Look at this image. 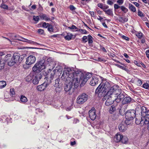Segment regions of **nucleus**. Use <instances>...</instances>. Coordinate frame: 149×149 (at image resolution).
<instances>
[{
	"instance_id": "1",
	"label": "nucleus",
	"mask_w": 149,
	"mask_h": 149,
	"mask_svg": "<svg viewBox=\"0 0 149 149\" xmlns=\"http://www.w3.org/2000/svg\"><path fill=\"white\" fill-rule=\"evenodd\" d=\"M74 68L70 67L65 68L64 69L63 73L61 76L62 79L64 80L65 79V85L64 87L65 91L66 92L73 91L74 88H77L75 86L76 79L74 78Z\"/></svg>"
},
{
	"instance_id": "2",
	"label": "nucleus",
	"mask_w": 149,
	"mask_h": 149,
	"mask_svg": "<svg viewBox=\"0 0 149 149\" xmlns=\"http://www.w3.org/2000/svg\"><path fill=\"white\" fill-rule=\"evenodd\" d=\"M74 78L76 79L75 84L76 87L80 83L81 86H83L86 83L88 79L92 76L91 74L88 73L84 75L81 71L74 69Z\"/></svg>"
},
{
	"instance_id": "3",
	"label": "nucleus",
	"mask_w": 149,
	"mask_h": 149,
	"mask_svg": "<svg viewBox=\"0 0 149 149\" xmlns=\"http://www.w3.org/2000/svg\"><path fill=\"white\" fill-rule=\"evenodd\" d=\"M121 91L120 89H115L113 87H112L107 93L104 99L107 98V96L111 95L112 97H113L114 99H115V101L118 103L124 97V95L121 93Z\"/></svg>"
},
{
	"instance_id": "4",
	"label": "nucleus",
	"mask_w": 149,
	"mask_h": 149,
	"mask_svg": "<svg viewBox=\"0 0 149 149\" xmlns=\"http://www.w3.org/2000/svg\"><path fill=\"white\" fill-rule=\"evenodd\" d=\"M23 59L22 57L20 58L19 53H15L12 56L10 54L6 55L5 56L4 61L8 63V66H12L19 62H20Z\"/></svg>"
},
{
	"instance_id": "5",
	"label": "nucleus",
	"mask_w": 149,
	"mask_h": 149,
	"mask_svg": "<svg viewBox=\"0 0 149 149\" xmlns=\"http://www.w3.org/2000/svg\"><path fill=\"white\" fill-rule=\"evenodd\" d=\"M50 60V59H48L45 62L44 60H42L38 62L33 67V70L36 73L40 72L42 70L50 65L49 63L48 64L47 63Z\"/></svg>"
},
{
	"instance_id": "6",
	"label": "nucleus",
	"mask_w": 149,
	"mask_h": 149,
	"mask_svg": "<svg viewBox=\"0 0 149 149\" xmlns=\"http://www.w3.org/2000/svg\"><path fill=\"white\" fill-rule=\"evenodd\" d=\"M88 96L85 93H83L79 96L77 99V102L79 104H82L88 100Z\"/></svg>"
},
{
	"instance_id": "7",
	"label": "nucleus",
	"mask_w": 149,
	"mask_h": 149,
	"mask_svg": "<svg viewBox=\"0 0 149 149\" xmlns=\"http://www.w3.org/2000/svg\"><path fill=\"white\" fill-rule=\"evenodd\" d=\"M135 123L137 125H140L141 126H143L144 124H148V121H145L141 116H136Z\"/></svg>"
},
{
	"instance_id": "8",
	"label": "nucleus",
	"mask_w": 149,
	"mask_h": 149,
	"mask_svg": "<svg viewBox=\"0 0 149 149\" xmlns=\"http://www.w3.org/2000/svg\"><path fill=\"white\" fill-rule=\"evenodd\" d=\"M105 96L106 95L104 96L102 100L103 101L106 100L105 102V104L106 106H109L112 104L114 101H115V99H114L113 97H112L111 95L107 96V98H105V99L104 98Z\"/></svg>"
},
{
	"instance_id": "9",
	"label": "nucleus",
	"mask_w": 149,
	"mask_h": 149,
	"mask_svg": "<svg viewBox=\"0 0 149 149\" xmlns=\"http://www.w3.org/2000/svg\"><path fill=\"white\" fill-rule=\"evenodd\" d=\"M136 116L134 110L127 111L125 113V117L126 119L132 120Z\"/></svg>"
},
{
	"instance_id": "10",
	"label": "nucleus",
	"mask_w": 149,
	"mask_h": 149,
	"mask_svg": "<svg viewBox=\"0 0 149 149\" xmlns=\"http://www.w3.org/2000/svg\"><path fill=\"white\" fill-rule=\"evenodd\" d=\"M145 108L144 106L140 105H137L135 111V113H136V115L137 116H141L143 111H145Z\"/></svg>"
},
{
	"instance_id": "11",
	"label": "nucleus",
	"mask_w": 149,
	"mask_h": 149,
	"mask_svg": "<svg viewBox=\"0 0 149 149\" xmlns=\"http://www.w3.org/2000/svg\"><path fill=\"white\" fill-rule=\"evenodd\" d=\"M99 77L97 76L93 77L90 82V84L92 86H95L99 84L100 82L99 80Z\"/></svg>"
},
{
	"instance_id": "12",
	"label": "nucleus",
	"mask_w": 149,
	"mask_h": 149,
	"mask_svg": "<svg viewBox=\"0 0 149 149\" xmlns=\"http://www.w3.org/2000/svg\"><path fill=\"white\" fill-rule=\"evenodd\" d=\"M26 64L27 65H31L35 62L36 61V57L33 55H31L28 57L26 59Z\"/></svg>"
},
{
	"instance_id": "13",
	"label": "nucleus",
	"mask_w": 149,
	"mask_h": 149,
	"mask_svg": "<svg viewBox=\"0 0 149 149\" xmlns=\"http://www.w3.org/2000/svg\"><path fill=\"white\" fill-rule=\"evenodd\" d=\"M141 116L145 121H148V124H149V110H148L146 108H145V111H143V112L142 115H141Z\"/></svg>"
},
{
	"instance_id": "14",
	"label": "nucleus",
	"mask_w": 149,
	"mask_h": 149,
	"mask_svg": "<svg viewBox=\"0 0 149 149\" xmlns=\"http://www.w3.org/2000/svg\"><path fill=\"white\" fill-rule=\"evenodd\" d=\"M102 88L101 91L104 92L105 93L109 91L108 89L110 88L111 85L109 83L107 82L106 81L104 84H103Z\"/></svg>"
},
{
	"instance_id": "15",
	"label": "nucleus",
	"mask_w": 149,
	"mask_h": 149,
	"mask_svg": "<svg viewBox=\"0 0 149 149\" xmlns=\"http://www.w3.org/2000/svg\"><path fill=\"white\" fill-rule=\"evenodd\" d=\"M89 116L91 119L93 120L95 119L96 117L95 111L94 108H92L89 111Z\"/></svg>"
},
{
	"instance_id": "16",
	"label": "nucleus",
	"mask_w": 149,
	"mask_h": 149,
	"mask_svg": "<svg viewBox=\"0 0 149 149\" xmlns=\"http://www.w3.org/2000/svg\"><path fill=\"white\" fill-rule=\"evenodd\" d=\"M16 40H19L22 41L24 42H26L29 44H37L38 45H40V44L39 43H38L37 42H36L33 41L31 40H29L26 39L24 38L23 37H21L20 36V37H19V38H16Z\"/></svg>"
},
{
	"instance_id": "17",
	"label": "nucleus",
	"mask_w": 149,
	"mask_h": 149,
	"mask_svg": "<svg viewBox=\"0 0 149 149\" xmlns=\"http://www.w3.org/2000/svg\"><path fill=\"white\" fill-rule=\"evenodd\" d=\"M48 84V82L46 83L45 82L42 84L38 86L37 87V89L38 90L40 91H43L46 88Z\"/></svg>"
},
{
	"instance_id": "18",
	"label": "nucleus",
	"mask_w": 149,
	"mask_h": 149,
	"mask_svg": "<svg viewBox=\"0 0 149 149\" xmlns=\"http://www.w3.org/2000/svg\"><path fill=\"white\" fill-rule=\"evenodd\" d=\"M41 78V75L39 74L36 75L33 79V83L34 84H37Z\"/></svg>"
},
{
	"instance_id": "19",
	"label": "nucleus",
	"mask_w": 149,
	"mask_h": 149,
	"mask_svg": "<svg viewBox=\"0 0 149 149\" xmlns=\"http://www.w3.org/2000/svg\"><path fill=\"white\" fill-rule=\"evenodd\" d=\"M56 77V74H55V70H53L51 73L50 74V79L49 78H48V80H47V81H49L47 82H48V84H49L52 82V80L54 78V77Z\"/></svg>"
},
{
	"instance_id": "20",
	"label": "nucleus",
	"mask_w": 149,
	"mask_h": 149,
	"mask_svg": "<svg viewBox=\"0 0 149 149\" xmlns=\"http://www.w3.org/2000/svg\"><path fill=\"white\" fill-rule=\"evenodd\" d=\"M123 136L120 134L117 133L114 137V140L116 142H118L121 141Z\"/></svg>"
},
{
	"instance_id": "21",
	"label": "nucleus",
	"mask_w": 149,
	"mask_h": 149,
	"mask_svg": "<svg viewBox=\"0 0 149 149\" xmlns=\"http://www.w3.org/2000/svg\"><path fill=\"white\" fill-rule=\"evenodd\" d=\"M132 98L130 97H126L124 98L122 101L123 104L130 103L132 101Z\"/></svg>"
},
{
	"instance_id": "22",
	"label": "nucleus",
	"mask_w": 149,
	"mask_h": 149,
	"mask_svg": "<svg viewBox=\"0 0 149 149\" xmlns=\"http://www.w3.org/2000/svg\"><path fill=\"white\" fill-rule=\"evenodd\" d=\"M125 125V124H121L119 125L118 128L120 131L123 132L126 130L127 127Z\"/></svg>"
},
{
	"instance_id": "23",
	"label": "nucleus",
	"mask_w": 149,
	"mask_h": 149,
	"mask_svg": "<svg viewBox=\"0 0 149 149\" xmlns=\"http://www.w3.org/2000/svg\"><path fill=\"white\" fill-rule=\"evenodd\" d=\"M40 17L42 20H44L46 21L50 20V18L49 17H48L46 14H43L40 16Z\"/></svg>"
},
{
	"instance_id": "24",
	"label": "nucleus",
	"mask_w": 149,
	"mask_h": 149,
	"mask_svg": "<svg viewBox=\"0 0 149 149\" xmlns=\"http://www.w3.org/2000/svg\"><path fill=\"white\" fill-rule=\"evenodd\" d=\"M105 13L108 15H113V12L112 10L111 9H108L107 10H104Z\"/></svg>"
},
{
	"instance_id": "25",
	"label": "nucleus",
	"mask_w": 149,
	"mask_h": 149,
	"mask_svg": "<svg viewBox=\"0 0 149 149\" xmlns=\"http://www.w3.org/2000/svg\"><path fill=\"white\" fill-rule=\"evenodd\" d=\"M6 85V82L4 81H0V89H2Z\"/></svg>"
},
{
	"instance_id": "26",
	"label": "nucleus",
	"mask_w": 149,
	"mask_h": 149,
	"mask_svg": "<svg viewBox=\"0 0 149 149\" xmlns=\"http://www.w3.org/2000/svg\"><path fill=\"white\" fill-rule=\"evenodd\" d=\"M129 5V8L130 10L133 12L136 11V8L134 6L130 3Z\"/></svg>"
},
{
	"instance_id": "27",
	"label": "nucleus",
	"mask_w": 149,
	"mask_h": 149,
	"mask_svg": "<svg viewBox=\"0 0 149 149\" xmlns=\"http://www.w3.org/2000/svg\"><path fill=\"white\" fill-rule=\"evenodd\" d=\"M103 86V84L102 83H100L99 86H98V87L96 89L95 93H98L99 92H100V90L102 89V86Z\"/></svg>"
},
{
	"instance_id": "28",
	"label": "nucleus",
	"mask_w": 149,
	"mask_h": 149,
	"mask_svg": "<svg viewBox=\"0 0 149 149\" xmlns=\"http://www.w3.org/2000/svg\"><path fill=\"white\" fill-rule=\"evenodd\" d=\"M20 101L22 102H26L28 101L27 98L24 95H22L20 98Z\"/></svg>"
},
{
	"instance_id": "29",
	"label": "nucleus",
	"mask_w": 149,
	"mask_h": 149,
	"mask_svg": "<svg viewBox=\"0 0 149 149\" xmlns=\"http://www.w3.org/2000/svg\"><path fill=\"white\" fill-rule=\"evenodd\" d=\"M73 35L72 34L68 33L67 34V36L65 37V40H69L71 39Z\"/></svg>"
},
{
	"instance_id": "30",
	"label": "nucleus",
	"mask_w": 149,
	"mask_h": 149,
	"mask_svg": "<svg viewBox=\"0 0 149 149\" xmlns=\"http://www.w3.org/2000/svg\"><path fill=\"white\" fill-rule=\"evenodd\" d=\"M116 109V108L115 106L114 105H112L110 108L109 112L110 113H112L115 111Z\"/></svg>"
},
{
	"instance_id": "31",
	"label": "nucleus",
	"mask_w": 149,
	"mask_h": 149,
	"mask_svg": "<svg viewBox=\"0 0 149 149\" xmlns=\"http://www.w3.org/2000/svg\"><path fill=\"white\" fill-rule=\"evenodd\" d=\"M128 141V139L126 136H123L121 140V142L123 143H126Z\"/></svg>"
},
{
	"instance_id": "32",
	"label": "nucleus",
	"mask_w": 149,
	"mask_h": 149,
	"mask_svg": "<svg viewBox=\"0 0 149 149\" xmlns=\"http://www.w3.org/2000/svg\"><path fill=\"white\" fill-rule=\"evenodd\" d=\"M128 19L127 18L121 17H120V19L119 21L123 23L126 22L127 21Z\"/></svg>"
},
{
	"instance_id": "33",
	"label": "nucleus",
	"mask_w": 149,
	"mask_h": 149,
	"mask_svg": "<svg viewBox=\"0 0 149 149\" xmlns=\"http://www.w3.org/2000/svg\"><path fill=\"white\" fill-rule=\"evenodd\" d=\"M120 9L124 13H126L128 11V9L124 6H121Z\"/></svg>"
},
{
	"instance_id": "34",
	"label": "nucleus",
	"mask_w": 149,
	"mask_h": 149,
	"mask_svg": "<svg viewBox=\"0 0 149 149\" xmlns=\"http://www.w3.org/2000/svg\"><path fill=\"white\" fill-rule=\"evenodd\" d=\"M60 81V79L59 78L56 79L55 80V84H54V86L56 87H58L59 86V82Z\"/></svg>"
},
{
	"instance_id": "35",
	"label": "nucleus",
	"mask_w": 149,
	"mask_h": 149,
	"mask_svg": "<svg viewBox=\"0 0 149 149\" xmlns=\"http://www.w3.org/2000/svg\"><path fill=\"white\" fill-rule=\"evenodd\" d=\"M135 34L139 38H141L143 36V34L141 32H137Z\"/></svg>"
},
{
	"instance_id": "36",
	"label": "nucleus",
	"mask_w": 149,
	"mask_h": 149,
	"mask_svg": "<svg viewBox=\"0 0 149 149\" xmlns=\"http://www.w3.org/2000/svg\"><path fill=\"white\" fill-rule=\"evenodd\" d=\"M5 64L3 61H0V71L4 68Z\"/></svg>"
},
{
	"instance_id": "37",
	"label": "nucleus",
	"mask_w": 149,
	"mask_h": 149,
	"mask_svg": "<svg viewBox=\"0 0 149 149\" xmlns=\"http://www.w3.org/2000/svg\"><path fill=\"white\" fill-rule=\"evenodd\" d=\"M15 93L13 88H11L10 90V94L11 96H13L15 94Z\"/></svg>"
},
{
	"instance_id": "38",
	"label": "nucleus",
	"mask_w": 149,
	"mask_h": 149,
	"mask_svg": "<svg viewBox=\"0 0 149 149\" xmlns=\"http://www.w3.org/2000/svg\"><path fill=\"white\" fill-rule=\"evenodd\" d=\"M88 43L89 44L93 42V40L92 39V37L90 35H88Z\"/></svg>"
},
{
	"instance_id": "39",
	"label": "nucleus",
	"mask_w": 149,
	"mask_h": 149,
	"mask_svg": "<svg viewBox=\"0 0 149 149\" xmlns=\"http://www.w3.org/2000/svg\"><path fill=\"white\" fill-rule=\"evenodd\" d=\"M1 8L5 9H8V6L7 5H5L3 3H2L1 5Z\"/></svg>"
},
{
	"instance_id": "40",
	"label": "nucleus",
	"mask_w": 149,
	"mask_h": 149,
	"mask_svg": "<svg viewBox=\"0 0 149 149\" xmlns=\"http://www.w3.org/2000/svg\"><path fill=\"white\" fill-rule=\"evenodd\" d=\"M132 122V120L130 119H126L125 123V124L127 125H129Z\"/></svg>"
},
{
	"instance_id": "41",
	"label": "nucleus",
	"mask_w": 149,
	"mask_h": 149,
	"mask_svg": "<svg viewBox=\"0 0 149 149\" xmlns=\"http://www.w3.org/2000/svg\"><path fill=\"white\" fill-rule=\"evenodd\" d=\"M49 25L48 23H46L45 22H43L42 23V26L44 28H47L48 27Z\"/></svg>"
},
{
	"instance_id": "42",
	"label": "nucleus",
	"mask_w": 149,
	"mask_h": 149,
	"mask_svg": "<svg viewBox=\"0 0 149 149\" xmlns=\"http://www.w3.org/2000/svg\"><path fill=\"white\" fill-rule=\"evenodd\" d=\"M48 30L49 32H53V28L52 25H49L48 27Z\"/></svg>"
},
{
	"instance_id": "43",
	"label": "nucleus",
	"mask_w": 149,
	"mask_h": 149,
	"mask_svg": "<svg viewBox=\"0 0 149 149\" xmlns=\"http://www.w3.org/2000/svg\"><path fill=\"white\" fill-rule=\"evenodd\" d=\"M33 19L34 21L38 22L39 20V18L38 16H33Z\"/></svg>"
},
{
	"instance_id": "44",
	"label": "nucleus",
	"mask_w": 149,
	"mask_h": 149,
	"mask_svg": "<svg viewBox=\"0 0 149 149\" xmlns=\"http://www.w3.org/2000/svg\"><path fill=\"white\" fill-rule=\"evenodd\" d=\"M32 77L31 75H29L27 76L26 80L28 81H30L32 79Z\"/></svg>"
},
{
	"instance_id": "45",
	"label": "nucleus",
	"mask_w": 149,
	"mask_h": 149,
	"mask_svg": "<svg viewBox=\"0 0 149 149\" xmlns=\"http://www.w3.org/2000/svg\"><path fill=\"white\" fill-rule=\"evenodd\" d=\"M79 31L81 33L84 34H86L87 33V31L85 29H79Z\"/></svg>"
},
{
	"instance_id": "46",
	"label": "nucleus",
	"mask_w": 149,
	"mask_h": 149,
	"mask_svg": "<svg viewBox=\"0 0 149 149\" xmlns=\"http://www.w3.org/2000/svg\"><path fill=\"white\" fill-rule=\"evenodd\" d=\"M124 0H118L116 1V2L120 5H122L124 2Z\"/></svg>"
},
{
	"instance_id": "47",
	"label": "nucleus",
	"mask_w": 149,
	"mask_h": 149,
	"mask_svg": "<svg viewBox=\"0 0 149 149\" xmlns=\"http://www.w3.org/2000/svg\"><path fill=\"white\" fill-rule=\"evenodd\" d=\"M143 86L144 88L147 89L149 87V85L147 83H145L143 84Z\"/></svg>"
},
{
	"instance_id": "48",
	"label": "nucleus",
	"mask_w": 149,
	"mask_h": 149,
	"mask_svg": "<svg viewBox=\"0 0 149 149\" xmlns=\"http://www.w3.org/2000/svg\"><path fill=\"white\" fill-rule=\"evenodd\" d=\"M114 7L115 10L119 8H121V6H119L117 4H115L114 5Z\"/></svg>"
},
{
	"instance_id": "49",
	"label": "nucleus",
	"mask_w": 149,
	"mask_h": 149,
	"mask_svg": "<svg viewBox=\"0 0 149 149\" xmlns=\"http://www.w3.org/2000/svg\"><path fill=\"white\" fill-rule=\"evenodd\" d=\"M69 8L71 11H73L75 10L76 8L73 5H71L70 6Z\"/></svg>"
},
{
	"instance_id": "50",
	"label": "nucleus",
	"mask_w": 149,
	"mask_h": 149,
	"mask_svg": "<svg viewBox=\"0 0 149 149\" xmlns=\"http://www.w3.org/2000/svg\"><path fill=\"white\" fill-rule=\"evenodd\" d=\"M82 40L84 42H86L88 41L87 37L86 36H84L82 38Z\"/></svg>"
},
{
	"instance_id": "51",
	"label": "nucleus",
	"mask_w": 149,
	"mask_h": 149,
	"mask_svg": "<svg viewBox=\"0 0 149 149\" xmlns=\"http://www.w3.org/2000/svg\"><path fill=\"white\" fill-rule=\"evenodd\" d=\"M109 8V7L107 5H104L103 7L102 10L104 12V10H107V9Z\"/></svg>"
},
{
	"instance_id": "52",
	"label": "nucleus",
	"mask_w": 149,
	"mask_h": 149,
	"mask_svg": "<svg viewBox=\"0 0 149 149\" xmlns=\"http://www.w3.org/2000/svg\"><path fill=\"white\" fill-rule=\"evenodd\" d=\"M116 65L119 68H120L122 69H123V70H126L125 68V67H123V66H122L119 65L118 64H116Z\"/></svg>"
},
{
	"instance_id": "53",
	"label": "nucleus",
	"mask_w": 149,
	"mask_h": 149,
	"mask_svg": "<svg viewBox=\"0 0 149 149\" xmlns=\"http://www.w3.org/2000/svg\"><path fill=\"white\" fill-rule=\"evenodd\" d=\"M68 28L69 29H77V28L74 25H72V26L71 27L69 26V27H68Z\"/></svg>"
},
{
	"instance_id": "54",
	"label": "nucleus",
	"mask_w": 149,
	"mask_h": 149,
	"mask_svg": "<svg viewBox=\"0 0 149 149\" xmlns=\"http://www.w3.org/2000/svg\"><path fill=\"white\" fill-rule=\"evenodd\" d=\"M38 32L40 34H42L44 33V30L42 29H39L38 30Z\"/></svg>"
},
{
	"instance_id": "55",
	"label": "nucleus",
	"mask_w": 149,
	"mask_h": 149,
	"mask_svg": "<svg viewBox=\"0 0 149 149\" xmlns=\"http://www.w3.org/2000/svg\"><path fill=\"white\" fill-rule=\"evenodd\" d=\"M142 82L140 80L138 79L137 81V84L139 86H140L142 84Z\"/></svg>"
},
{
	"instance_id": "56",
	"label": "nucleus",
	"mask_w": 149,
	"mask_h": 149,
	"mask_svg": "<svg viewBox=\"0 0 149 149\" xmlns=\"http://www.w3.org/2000/svg\"><path fill=\"white\" fill-rule=\"evenodd\" d=\"M107 3L108 4L111 6L113 4V2L112 1L110 0L107 1Z\"/></svg>"
},
{
	"instance_id": "57",
	"label": "nucleus",
	"mask_w": 149,
	"mask_h": 149,
	"mask_svg": "<svg viewBox=\"0 0 149 149\" xmlns=\"http://www.w3.org/2000/svg\"><path fill=\"white\" fill-rule=\"evenodd\" d=\"M122 37L123 39L126 40H129V38L125 36H122Z\"/></svg>"
},
{
	"instance_id": "58",
	"label": "nucleus",
	"mask_w": 149,
	"mask_h": 149,
	"mask_svg": "<svg viewBox=\"0 0 149 149\" xmlns=\"http://www.w3.org/2000/svg\"><path fill=\"white\" fill-rule=\"evenodd\" d=\"M146 54L147 57L149 58V49L147 50L146 51Z\"/></svg>"
},
{
	"instance_id": "59",
	"label": "nucleus",
	"mask_w": 149,
	"mask_h": 149,
	"mask_svg": "<svg viewBox=\"0 0 149 149\" xmlns=\"http://www.w3.org/2000/svg\"><path fill=\"white\" fill-rule=\"evenodd\" d=\"M79 122V120L77 119H74L73 121V123L74 124H76Z\"/></svg>"
},
{
	"instance_id": "60",
	"label": "nucleus",
	"mask_w": 149,
	"mask_h": 149,
	"mask_svg": "<svg viewBox=\"0 0 149 149\" xmlns=\"http://www.w3.org/2000/svg\"><path fill=\"white\" fill-rule=\"evenodd\" d=\"M97 6L99 7L100 8H101L102 9L103 7V6L102 3H99L97 4Z\"/></svg>"
},
{
	"instance_id": "61",
	"label": "nucleus",
	"mask_w": 149,
	"mask_h": 149,
	"mask_svg": "<svg viewBox=\"0 0 149 149\" xmlns=\"http://www.w3.org/2000/svg\"><path fill=\"white\" fill-rule=\"evenodd\" d=\"M19 37H20V36L19 35H15L13 36V39H16V38H18Z\"/></svg>"
},
{
	"instance_id": "62",
	"label": "nucleus",
	"mask_w": 149,
	"mask_h": 149,
	"mask_svg": "<svg viewBox=\"0 0 149 149\" xmlns=\"http://www.w3.org/2000/svg\"><path fill=\"white\" fill-rule=\"evenodd\" d=\"M138 15L139 16L141 17L143 16V14L142 13V12L141 11H138Z\"/></svg>"
},
{
	"instance_id": "63",
	"label": "nucleus",
	"mask_w": 149,
	"mask_h": 149,
	"mask_svg": "<svg viewBox=\"0 0 149 149\" xmlns=\"http://www.w3.org/2000/svg\"><path fill=\"white\" fill-rule=\"evenodd\" d=\"M134 63L137 66H139V67H141V63H138L137 62V61H135L134 62Z\"/></svg>"
},
{
	"instance_id": "64",
	"label": "nucleus",
	"mask_w": 149,
	"mask_h": 149,
	"mask_svg": "<svg viewBox=\"0 0 149 149\" xmlns=\"http://www.w3.org/2000/svg\"><path fill=\"white\" fill-rule=\"evenodd\" d=\"M89 13L90 14H91V15L92 17H94L95 16V13L93 11H90L89 12Z\"/></svg>"
}]
</instances>
